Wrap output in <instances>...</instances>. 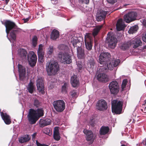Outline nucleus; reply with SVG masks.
I'll list each match as a JSON object with an SVG mask.
<instances>
[{
	"mask_svg": "<svg viewBox=\"0 0 146 146\" xmlns=\"http://www.w3.org/2000/svg\"><path fill=\"white\" fill-rule=\"evenodd\" d=\"M5 25L6 28V32L7 34L9 33L10 31L13 29L10 33L9 37L8 38L9 40L11 42L15 41L16 40V35L15 32L18 30L15 24L13 22L10 21H7L5 23Z\"/></svg>",
	"mask_w": 146,
	"mask_h": 146,
	"instance_id": "7ed1b4c3",
	"label": "nucleus"
},
{
	"mask_svg": "<svg viewBox=\"0 0 146 146\" xmlns=\"http://www.w3.org/2000/svg\"><path fill=\"white\" fill-rule=\"evenodd\" d=\"M44 50L43 45L42 44L39 45L38 50Z\"/></svg>",
	"mask_w": 146,
	"mask_h": 146,
	"instance_id": "de8ad7c7",
	"label": "nucleus"
},
{
	"mask_svg": "<svg viewBox=\"0 0 146 146\" xmlns=\"http://www.w3.org/2000/svg\"><path fill=\"white\" fill-rule=\"evenodd\" d=\"M141 21L143 26L146 28V19H142Z\"/></svg>",
	"mask_w": 146,
	"mask_h": 146,
	"instance_id": "49530a36",
	"label": "nucleus"
},
{
	"mask_svg": "<svg viewBox=\"0 0 146 146\" xmlns=\"http://www.w3.org/2000/svg\"><path fill=\"white\" fill-rule=\"evenodd\" d=\"M108 11L101 10L97 15L96 19L98 21H100L104 19Z\"/></svg>",
	"mask_w": 146,
	"mask_h": 146,
	"instance_id": "f3484780",
	"label": "nucleus"
},
{
	"mask_svg": "<svg viewBox=\"0 0 146 146\" xmlns=\"http://www.w3.org/2000/svg\"><path fill=\"white\" fill-rule=\"evenodd\" d=\"M96 108L100 111L106 110L108 108L107 102L104 100L101 99L98 101L96 105Z\"/></svg>",
	"mask_w": 146,
	"mask_h": 146,
	"instance_id": "4468645a",
	"label": "nucleus"
},
{
	"mask_svg": "<svg viewBox=\"0 0 146 146\" xmlns=\"http://www.w3.org/2000/svg\"><path fill=\"white\" fill-rule=\"evenodd\" d=\"M91 37L90 36V35L89 33H86L85 36L84 37V42L85 45L86 49L88 50L86 54L88 55V54L90 55V51L92 47V43Z\"/></svg>",
	"mask_w": 146,
	"mask_h": 146,
	"instance_id": "1a4fd4ad",
	"label": "nucleus"
},
{
	"mask_svg": "<svg viewBox=\"0 0 146 146\" xmlns=\"http://www.w3.org/2000/svg\"><path fill=\"white\" fill-rule=\"evenodd\" d=\"M28 60L31 66H35L37 61V57L33 51H30L28 56Z\"/></svg>",
	"mask_w": 146,
	"mask_h": 146,
	"instance_id": "f8f14e48",
	"label": "nucleus"
},
{
	"mask_svg": "<svg viewBox=\"0 0 146 146\" xmlns=\"http://www.w3.org/2000/svg\"><path fill=\"white\" fill-rule=\"evenodd\" d=\"M121 146H125V145H122Z\"/></svg>",
	"mask_w": 146,
	"mask_h": 146,
	"instance_id": "052dcab7",
	"label": "nucleus"
},
{
	"mask_svg": "<svg viewBox=\"0 0 146 146\" xmlns=\"http://www.w3.org/2000/svg\"><path fill=\"white\" fill-rule=\"evenodd\" d=\"M144 102L145 103L144 104H143V105H145V104H146V99L144 100Z\"/></svg>",
	"mask_w": 146,
	"mask_h": 146,
	"instance_id": "4d7b16f0",
	"label": "nucleus"
},
{
	"mask_svg": "<svg viewBox=\"0 0 146 146\" xmlns=\"http://www.w3.org/2000/svg\"><path fill=\"white\" fill-rule=\"evenodd\" d=\"M116 29L118 31H119L123 30L125 26L122 19H119L117 22L116 25Z\"/></svg>",
	"mask_w": 146,
	"mask_h": 146,
	"instance_id": "a211bd4d",
	"label": "nucleus"
},
{
	"mask_svg": "<svg viewBox=\"0 0 146 146\" xmlns=\"http://www.w3.org/2000/svg\"><path fill=\"white\" fill-rule=\"evenodd\" d=\"M59 35V32L56 30H53L51 34V38L53 40L58 38Z\"/></svg>",
	"mask_w": 146,
	"mask_h": 146,
	"instance_id": "bb28decb",
	"label": "nucleus"
},
{
	"mask_svg": "<svg viewBox=\"0 0 146 146\" xmlns=\"http://www.w3.org/2000/svg\"><path fill=\"white\" fill-rule=\"evenodd\" d=\"M53 105L55 110L58 112L62 111L65 108V103L63 100L54 101L53 103Z\"/></svg>",
	"mask_w": 146,
	"mask_h": 146,
	"instance_id": "6e6552de",
	"label": "nucleus"
},
{
	"mask_svg": "<svg viewBox=\"0 0 146 146\" xmlns=\"http://www.w3.org/2000/svg\"><path fill=\"white\" fill-rule=\"evenodd\" d=\"M88 68L92 69L95 65V62L94 60L93 59H90L89 62L88 64Z\"/></svg>",
	"mask_w": 146,
	"mask_h": 146,
	"instance_id": "473e14b6",
	"label": "nucleus"
},
{
	"mask_svg": "<svg viewBox=\"0 0 146 146\" xmlns=\"http://www.w3.org/2000/svg\"><path fill=\"white\" fill-rule=\"evenodd\" d=\"M127 82V81L126 79H124L123 80L121 84L122 89L123 90L125 88Z\"/></svg>",
	"mask_w": 146,
	"mask_h": 146,
	"instance_id": "37998d69",
	"label": "nucleus"
},
{
	"mask_svg": "<svg viewBox=\"0 0 146 146\" xmlns=\"http://www.w3.org/2000/svg\"><path fill=\"white\" fill-rule=\"evenodd\" d=\"M70 82L72 86L74 87H76L79 85V81L76 75H74L72 76Z\"/></svg>",
	"mask_w": 146,
	"mask_h": 146,
	"instance_id": "5701e85b",
	"label": "nucleus"
},
{
	"mask_svg": "<svg viewBox=\"0 0 146 146\" xmlns=\"http://www.w3.org/2000/svg\"><path fill=\"white\" fill-rule=\"evenodd\" d=\"M130 45V42H129L124 43L122 44L120 46V48L121 49L124 50L128 48Z\"/></svg>",
	"mask_w": 146,
	"mask_h": 146,
	"instance_id": "f704fd0d",
	"label": "nucleus"
},
{
	"mask_svg": "<svg viewBox=\"0 0 146 146\" xmlns=\"http://www.w3.org/2000/svg\"><path fill=\"white\" fill-rule=\"evenodd\" d=\"M58 58L60 61L64 64H68L72 62L71 57L67 52H59L58 54Z\"/></svg>",
	"mask_w": 146,
	"mask_h": 146,
	"instance_id": "39448f33",
	"label": "nucleus"
},
{
	"mask_svg": "<svg viewBox=\"0 0 146 146\" xmlns=\"http://www.w3.org/2000/svg\"><path fill=\"white\" fill-rule=\"evenodd\" d=\"M54 51V47L53 46H50L47 49V54L49 55L52 54Z\"/></svg>",
	"mask_w": 146,
	"mask_h": 146,
	"instance_id": "4c0bfd02",
	"label": "nucleus"
},
{
	"mask_svg": "<svg viewBox=\"0 0 146 146\" xmlns=\"http://www.w3.org/2000/svg\"><path fill=\"white\" fill-rule=\"evenodd\" d=\"M43 131L44 133L46 134L47 135H50L51 134L50 131L49 129L48 128H44V129Z\"/></svg>",
	"mask_w": 146,
	"mask_h": 146,
	"instance_id": "ea45409f",
	"label": "nucleus"
},
{
	"mask_svg": "<svg viewBox=\"0 0 146 146\" xmlns=\"http://www.w3.org/2000/svg\"><path fill=\"white\" fill-rule=\"evenodd\" d=\"M27 89L29 92L30 93H32L35 90V87L32 82H30L28 85Z\"/></svg>",
	"mask_w": 146,
	"mask_h": 146,
	"instance_id": "c85d7f7f",
	"label": "nucleus"
},
{
	"mask_svg": "<svg viewBox=\"0 0 146 146\" xmlns=\"http://www.w3.org/2000/svg\"><path fill=\"white\" fill-rule=\"evenodd\" d=\"M71 43L72 44V45L74 47H76L78 46L77 44H79L80 43V42L76 37L73 38L72 39L71 41Z\"/></svg>",
	"mask_w": 146,
	"mask_h": 146,
	"instance_id": "72a5a7b5",
	"label": "nucleus"
},
{
	"mask_svg": "<svg viewBox=\"0 0 146 146\" xmlns=\"http://www.w3.org/2000/svg\"><path fill=\"white\" fill-rule=\"evenodd\" d=\"M110 57V55L108 52H102L99 56V62L101 65L105 64L104 69L106 70L107 69L110 70H113L114 67L117 66L120 63V61L119 59H114L111 60H110L107 62L109 60L108 58ZM102 66H101L102 67ZM103 66H104L103 65Z\"/></svg>",
	"mask_w": 146,
	"mask_h": 146,
	"instance_id": "f257e3e1",
	"label": "nucleus"
},
{
	"mask_svg": "<svg viewBox=\"0 0 146 146\" xmlns=\"http://www.w3.org/2000/svg\"><path fill=\"white\" fill-rule=\"evenodd\" d=\"M36 82L38 90L39 92H41L42 94H43L44 93V86L42 78L40 76L38 77Z\"/></svg>",
	"mask_w": 146,
	"mask_h": 146,
	"instance_id": "ddd939ff",
	"label": "nucleus"
},
{
	"mask_svg": "<svg viewBox=\"0 0 146 146\" xmlns=\"http://www.w3.org/2000/svg\"><path fill=\"white\" fill-rule=\"evenodd\" d=\"M109 130L108 127L102 126L100 129V134L105 135L108 133Z\"/></svg>",
	"mask_w": 146,
	"mask_h": 146,
	"instance_id": "c756f323",
	"label": "nucleus"
},
{
	"mask_svg": "<svg viewBox=\"0 0 146 146\" xmlns=\"http://www.w3.org/2000/svg\"><path fill=\"white\" fill-rule=\"evenodd\" d=\"M45 69L48 75H54L57 73L59 70L58 64L55 62H48L46 64Z\"/></svg>",
	"mask_w": 146,
	"mask_h": 146,
	"instance_id": "20e7f679",
	"label": "nucleus"
},
{
	"mask_svg": "<svg viewBox=\"0 0 146 146\" xmlns=\"http://www.w3.org/2000/svg\"><path fill=\"white\" fill-rule=\"evenodd\" d=\"M67 86V84L66 83L64 84L62 88V91L64 92H66V87Z\"/></svg>",
	"mask_w": 146,
	"mask_h": 146,
	"instance_id": "c03bdc74",
	"label": "nucleus"
},
{
	"mask_svg": "<svg viewBox=\"0 0 146 146\" xmlns=\"http://www.w3.org/2000/svg\"><path fill=\"white\" fill-rule=\"evenodd\" d=\"M107 1L110 3H114L117 1V0H107Z\"/></svg>",
	"mask_w": 146,
	"mask_h": 146,
	"instance_id": "3c124183",
	"label": "nucleus"
},
{
	"mask_svg": "<svg viewBox=\"0 0 146 146\" xmlns=\"http://www.w3.org/2000/svg\"><path fill=\"white\" fill-rule=\"evenodd\" d=\"M52 3L53 4L57 3L58 1L57 0H51Z\"/></svg>",
	"mask_w": 146,
	"mask_h": 146,
	"instance_id": "603ef678",
	"label": "nucleus"
},
{
	"mask_svg": "<svg viewBox=\"0 0 146 146\" xmlns=\"http://www.w3.org/2000/svg\"><path fill=\"white\" fill-rule=\"evenodd\" d=\"M58 49L60 50L67 51L68 49V46L63 44L60 45L58 46Z\"/></svg>",
	"mask_w": 146,
	"mask_h": 146,
	"instance_id": "e433bc0d",
	"label": "nucleus"
},
{
	"mask_svg": "<svg viewBox=\"0 0 146 146\" xmlns=\"http://www.w3.org/2000/svg\"><path fill=\"white\" fill-rule=\"evenodd\" d=\"M44 52V50L38 51V60L42 61L43 58Z\"/></svg>",
	"mask_w": 146,
	"mask_h": 146,
	"instance_id": "c9c22d12",
	"label": "nucleus"
},
{
	"mask_svg": "<svg viewBox=\"0 0 146 146\" xmlns=\"http://www.w3.org/2000/svg\"><path fill=\"white\" fill-rule=\"evenodd\" d=\"M89 124L92 127L94 126V123L92 121L91 122H90Z\"/></svg>",
	"mask_w": 146,
	"mask_h": 146,
	"instance_id": "864d4df0",
	"label": "nucleus"
},
{
	"mask_svg": "<svg viewBox=\"0 0 146 146\" xmlns=\"http://www.w3.org/2000/svg\"><path fill=\"white\" fill-rule=\"evenodd\" d=\"M97 78L99 81L102 82H106L109 80L107 75L104 73L99 74L97 75Z\"/></svg>",
	"mask_w": 146,
	"mask_h": 146,
	"instance_id": "aec40b11",
	"label": "nucleus"
},
{
	"mask_svg": "<svg viewBox=\"0 0 146 146\" xmlns=\"http://www.w3.org/2000/svg\"><path fill=\"white\" fill-rule=\"evenodd\" d=\"M70 93L73 98H76L78 96V94L76 90H73L70 92Z\"/></svg>",
	"mask_w": 146,
	"mask_h": 146,
	"instance_id": "79ce46f5",
	"label": "nucleus"
},
{
	"mask_svg": "<svg viewBox=\"0 0 146 146\" xmlns=\"http://www.w3.org/2000/svg\"><path fill=\"white\" fill-rule=\"evenodd\" d=\"M37 40V38L36 36H34L33 37L32 39V44L34 46H36Z\"/></svg>",
	"mask_w": 146,
	"mask_h": 146,
	"instance_id": "58836bf2",
	"label": "nucleus"
},
{
	"mask_svg": "<svg viewBox=\"0 0 146 146\" xmlns=\"http://www.w3.org/2000/svg\"><path fill=\"white\" fill-rule=\"evenodd\" d=\"M1 116L4 122L7 125H9L11 123L10 117V116L5 113H4L2 112L1 113Z\"/></svg>",
	"mask_w": 146,
	"mask_h": 146,
	"instance_id": "412c9836",
	"label": "nucleus"
},
{
	"mask_svg": "<svg viewBox=\"0 0 146 146\" xmlns=\"http://www.w3.org/2000/svg\"><path fill=\"white\" fill-rule=\"evenodd\" d=\"M137 16V13L135 12H130L124 16V21L129 23L135 20Z\"/></svg>",
	"mask_w": 146,
	"mask_h": 146,
	"instance_id": "9d476101",
	"label": "nucleus"
},
{
	"mask_svg": "<svg viewBox=\"0 0 146 146\" xmlns=\"http://www.w3.org/2000/svg\"><path fill=\"white\" fill-rule=\"evenodd\" d=\"M82 66H80L79 67V69H81V68H82Z\"/></svg>",
	"mask_w": 146,
	"mask_h": 146,
	"instance_id": "13d9d810",
	"label": "nucleus"
},
{
	"mask_svg": "<svg viewBox=\"0 0 146 146\" xmlns=\"http://www.w3.org/2000/svg\"><path fill=\"white\" fill-rule=\"evenodd\" d=\"M142 40L143 41L146 42V33L145 34H143L142 36Z\"/></svg>",
	"mask_w": 146,
	"mask_h": 146,
	"instance_id": "8fccbe9b",
	"label": "nucleus"
},
{
	"mask_svg": "<svg viewBox=\"0 0 146 146\" xmlns=\"http://www.w3.org/2000/svg\"><path fill=\"white\" fill-rule=\"evenodd\" d=\"M44 111L42 108H38L36 110L30 109L27 117L30 123L35 124L39 118L44 115Z\"/></svg>",
	"mask_w": 146,
	"mask_h": 146,
	"instance_id": "f03ea898",
	"label": "nucleus"
},
{
	"mask_svg": "<svg viewBox=\"0 0 146 146\" xmlns=\"http://www.w3.org/2000/svg\"><path fill=\"white\" fill-rule=\"evenodd\" d=\"M102 27L103 25H101L97 26L94 29L92 33L93 35L94 36L97 35L100 30Z\"/></svg>",
	"mask_w": 146,
	"mask_h": 146,
	"instance_id": "7c9ffc66",
	"label": "nucleus"
},
{
	"mask_svg": "<svg viewBox=\"0 0 146 146\" xmlns=\"http://www.w3.org/2000/svg\"><path fill=\"white\" fill-rule=\"evenodd\" d=\"M18 71L19 72V77L21 80L23 81L25 78L26 71L25 68L21 65L18 64Z\"/></svg>",
	"mask_w": 146,
	"mask_h": 146,
	"instance_id": "2eb2a0df",
	"label": "nucleus"
},
{
	"mask_svg": "<svg viewBox=\"0 0 146 146\" xmlns=\"http://www.w3.org/2000/svg\"><path fill=\"white\" fill-rule=\"evenodd\" d=\"M109 87L111 94H117L119 92V85L116 81H113L110 82L109 84Z\"/></svg>",
	"mask_w": 146,
	"mask_h": 146,
	"instance_id": "9b49d317",
	"label": "nucleus"
},
{
	"mask_svg": "<svg viewBox=\"0 0 146 146\" xmlns=\"http://www.w3.org/2000/svg\"><path fill=\"white\" fill-rule=\"evenodd\" d=\"M34 105L36 107H38L40 105V102L36 98H34Z\"/></svg>",
	"mask_w": 146,
	"mask_h": 146,
	"instance_id": "a19ab883",
	"label": "nucleus"
},
{
	"mask_svg": "<svg viewBox=\"0 0 146 146\" xmlns=\"http://www.w3.org/2000/svg\"><path fill=\"white\" fill-rule=\"evenodd\" d=\"M131 45L133 46V48H136L141 45L142 43L140 40L139 38H135L132 40L130 42Z\"/></svg>",
	"mask_w": 146,
	"mask_h": 146,
	"instance_id": "4be33fe9",
	"label": "nucleus"
},
{
	"mask_svg": "<svg viewBox=\"0 0 146 146\" xmlns=\"http://www.w3.org/2000/svg\"><path fill=\"white\" fill-rule=\"evenodd\" d=\"M122 104L120 101L118 102L116 100H114L112 102V111L117 114L121 113L122 109Z\"/></svg>",
	"mask_w": 146,
	"mask_h": 146,
	"instance_id": "0eeeda50",
	"label": "nucleus"
},
{
	"mask_svg": "<svg viewBox=\"0 0 146 146\" xmlns=\"http://www.w3.org/2000/svg\"><path fill=\"white\" fill-rule=\"evenodd\" d=\"M36 133H34L32 135V137L33 139L36 136Z\"/></svg>",
	"mask_w": 146,
	"mask_h": 146,
	"instance_id": "5fc2aeb1",
	"label": "nucleus"
},
{
	"mask_svg": "<svg viewBox=\"0 0 146 146\" xmlns=\"http://www.w3.org/2000/svg\"><path fill=\"white\" fill-rule=\"evenodd\" d=\"M36 143L37 146H48V145H46L44 144H41L38 142L37 141H36Z\"/></svg>",
	"mask_w": 146,
	"mask_h": 146,
	"instance_id": "09e8293b",
	"label": "nucleus"
},
{
	"mask_svg": "<svg viewBox=\"0 0 146 146\" xmlns=\"http://www.w3.org/2000/svg\"><path fill=\"white\" fill-rule=\"evenodd\" d=\"M106 39V42L110 47L114 48L116 46L117 42V40L113 33H109L107 35Z\"/></svg>",
	"mask_w": 146,
	"mask_h": 146,
	"instance_id": "423d86ee",
	"label": "nucleus"
},
{
	"mask_svg": "<svg viewBox=\"0 0 146 146\" xmlns=\"http://www.w3.org/2000/svg\"><path fill=\"white\" fill-rule=\"evenodd\" d=\"M83 132L86 135V139L87 141H94L95 136V135L93 134L91 131L84 129Z\"/></svg>",
	"mask_w": 146,
	"mask_h": 146,
	"instance_id": "dca6fc26",
	"label": "nucleus"
},
{
	"mask_svg": "<svg viewBox=\"0 0 146 146\" xmlns=\"http://www.w3.org/2000/svg\"><path fill=\"white\" fill-rule=\"evenodd\" d=\"M51 123L50 119H40L39 121L40 127H43L50 125Z\"/></svg>",
	"mask_w": 146,
	"mask_h": 146,
	"instance_id": "393cba45",
	"label": "nucleus"
},
{
	"mask_svg": "<svg viewBox=\"0 0 146 146\" xmlns=\"http://www.w3.org/2000/svg\"><path fill=\"white\" fill-rule=\"evenodd\" d=\"M9 1V0H6V2L7 3Z\"/></svg>",
	"mask_w": 146,
	"mask_h": 146,
	"instance_id": "bf43d9fd",
	"label": "nucleus"
},
{
	"mask_svg": "<svg viewBox=\"0 0 146 146\" xmlns=\"http://www.w3.org/2000/svg\"><path fill=\"white\" fill-rule=\"evenodd\" d=\"M29 20V19L28 18H27L26 19H24V22L25 23H26Z\"/></svg>",
	"mask_w": 146,
	"mask_h": 146,
	"instance_id": "6e6d98bb",
	"label": "nucleus"
},
{
	"mask_svg": "<svg viewBox=\"0 0 146 146\" xmlns=\"http://www.w3.org/2000/svg\"><path fill=\"white\" fill-rule=\"evenodd\" d=\"M138 29V27L137 25L131 27L128 31L129 34H133L136 32Z\"/></svg>",
	"mask_w": 146,
	"mask_h": 146,
	"instance_id": "2f4dec72",
	"label": "nucleus"
},
{
	"mask_svg": "<svg viewBox=\"0 0 146 146\" xmlns=\"http://www.w3.org/2000/svg\"><path fill=\"white\" fill-rule=\"evenodd\" d=\"M18 139L19 143H22L29 141L31 138L29 135H26L20 137Z\"/></svg>",
	"mask_w": 146,
	"mask_h": 146,
	"instance_id": "b1692460",
	"label": "nucleus"
},
{
	"mask_svg": "<svg viewBox=\"0 0 146 146\" xmlns=\"http://www.w3.org/2000/svg\"><path fill=\"white\" fill-rule=\"evenodd\" d=\"M77 57L79 58H83L85 57L84 50L81 47L78 46L77 48Z\"/></svg>",
	"mask_w": 146,
	"mask_h": 146,
	"instance_id": "6ab92c4d",
	"label": "nucleus"
},
{
	"mask_svg": "<svg viewBox=\"0 0 146 146\" xmlns=\"http://www.w3.org/2000/svg\"><path fill=\"white\" fill-rule=\"evenodd\" d=\"M79 2L81 3L87 4L89 3V0H79Z\"/></svg>",
	"mask_w": 146,
	"mask_h": 146,
	"instance_id": "a18cd8bd",
	"label": "nucleus"
},
{
	"mask_svg": "<svg viewBox=\"0 0 146 146\" xmlns=\"http://www.w3.org/2000/svg\"><path fill=\"white\" fill-rule=\"evenodd\" d=\"M18 54L19 56L22 59H26L27 55L26 50L23 49H20L18 50Z\"/></svg>",
	"mask_w": 146,
	"mask_h": 146,
	"instance_id": "a878e982",
	"label": "nucleus"
},
{
	"mask_svg": "<svg viewBox=\"0 0 146 146\" xmlns=\"http://www.w3.org/2000/svg\"><path fill=\"white\" fill-rule=\"evenodd\" d=\"M53 137L54 139L57 141H58L60 139L58 129V127H55L54 128Z\"/></svg>",
	"mask_w": 146,
	"mask_h": 146,
	"instance_id": "cd10ccee",
	"label": "nucleus"
}]
</instances>
